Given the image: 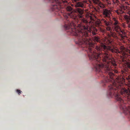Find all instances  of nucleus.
<instances>
[{
	"mask_svg": "<svg viewBox=\"0 0 130 130\" xmlns=\"http://www.w3.org/2000/svg\"><path fill=\"white\" fill-rule=\"evenodd\" d=\"M121 80L118 78L115 80L113 77L108 81L110 83L108 86V96L112 97L114 96L118 102L120 108L130 115V106L126 103L127 100L130 102V89L122 87Z\"/></svg>",
	"mask_w": 130,
	"mask_h": 130,
	"instance_id": "obj_1",
	"label": "nucleus"
},
{
	"mask_svg": "<svg viewBox=\"0 0 130 130\" xmlns=\"http://www.w3.org/2000/svg\"><path fill=\"white\" fill-rule=\"evenodd\" d=\"M77 11L79 13L77 16L76 13L74 12H72L69 13V15L70 18L73 20L72 21L71 23H70L71 28L70 31H71V29L72 28H75L77 26H80V24L82 23H87V21L84 18V16L83 15V10L79 8H78Z\"/></svg>",
	"mask_w": 130,
	"mask_h": 130,
	"instance_id": "obj_2",
	"label": "nucleus"
},
{
	"mask_svg": "<svg viewBox=\"0 0 130 130\" xmlns=\"http://www.w3.org/2000/svg\"><path fill=\"white\" fill-rule=\"evenodd\" d=\"M113 20L114 22L113 26L112 27L113 31H115L121 37L122 39L124 38L126 36V33L123 30H122L119 24L120 23L118 20L116 18H113Z\"/></svg>",
	"mask_w": 130,
	"mask_h": 130,
	"instance_id": "obj_3",
	"label": "nucleus"
},
{
	"mask_svg": "<svg viewBox=\"0 0 130 130\" xmlns=\"http://www.w3.org/2000/svg\"><path fill=\"white\" fill-rule=\"evenodd\" d=\"M53 4H52L51 7L52 11H55L58 12L59 11L60 9L61 4L62 3L66 2V1L62 0H48Z\"/></svg>",
	"mask_w": 130,
	"mask_h": 130,
	"instance_id": "obj_4",
	"label": "nucleus"
},
{
	"mask_svg": "<svg viewBox=\"0 0 130 130\" xmlns=\"http://www.w3.org/2000/svg\"><path fill=\"white\" fill-rule=\"evenodd\" d=\"M66 9L69 12L68 13V16L67 15L64 14L63 15L65 19V21L64 22V28L66 29H70L71 26L70 25V23H71V22H70V21H69V17L70 18V16L69 15V13H70L72 12H73L72 11V10L73 8L70 6H68L66 8Z\"/></svg>",
	"mask_w": 130,
	"mask_h": 130,
	"instance_id": "obj_5",
	"label": "nucleus"
},
{
	"mask_svg": "<svg viewBox=\"0 0 130 130\" xmlns=\"http://www.w3.org/2000/svg\"><path fill=\"white\" fill-rule=\"evenodd\" d=\"M101 23L106 26L105 28L107 30H110L111 28L110 26L111 24V23L110 20L104 19H102L101 20ZM98 24L99 25L100 24L101 21L99 20L98 21Z\"/></svg>",
	"mask_w": 130,
	"mask_h": 130,
	"instance_id": "obj_6",
	"label": "nucleus"
},
{
	"mask_svg": "<svg viewBox=\"0 0 130 130\" xmlns=\"http://www.w3.org/2000/svg\"><path fill=\"white\" fill-rule=\"evenodd\" d=\"M90 1H92L95 5H97L99 7V9L103 8H105V6L104 4H103L101 2L100 0H90Z\"/></svg>",
	"mask_w": 130,
	"mask_h": 130,
	"instance_id": "obj_7",
	"label": "nucleus"
},
{
	"mask_svg": "<svg viewBox=\"0 0 130 130\" xmlns=\"http://www.w3.org/2000/svg\"><path fill=\"white\" fill-rule=\"evenodd\" d=\"M111 14V12L110 10L106 9L103 10V14L104 18H109Z\"/></svg>",
	"mask_w": 130,
	"mask_h": 130,
	"instance_id": "obj_8",
	"label": "nucleus"
},
{
	"mask_svg": "<svg viewBox=\"0 0 130 130\" xmlns=\"http://www.w3.org/2000/svg\"><path fill=\"white\" fill-rule=\"evenodd\" d=\"M112 28H111V30H108L110 31V33L108 35V36L109 37H112L114 38H117V37L116 34L115 32L112 31Z\"/></svg>",
	"mask_w": 130,
	"mask_h": 130,
	"instance_id": "obj_9",
	"label": "nucleus"
},
{
	"mask_svg": "<svg viewBox=\"0 0 130 130\" xmlns=\"http://www.w3.org/2000/svg\"><path fill=\"white\" fill-rule=\"evenodd\" d=\"M129 15H130V11L128 12ZM125 18L126 20V22L128 25L129 28H130V17L127 15H126L125 17Z\"/></svg>",
	"mask_w": 130,
	"mask_h": 130,
	"instance_id": "obj_10",
	"label": "nucleus"
},
{
	"mask_svg": "<svg viewBox=\"0 0 130 130\" xmlns=\"http://www.w3.org/2000/svg\"><path fill=\"white\" fill-rule=\"evenodd\" d=\"M105 5H106L108 7L111 6L112 5V6L113 3L112 2L111 0H106L105 3Z\"/></svg>",
	"mask_w": 130,
	"mask_h": 130,
	"instance_id": "obj_11",
	"label": "nucleus"
},
{
	"mask_svg": "<svg viewBox=\"0 0 130 130\" xmlns=\"http://www.w3.org/2000/svg\"><path fill=\"white\" fill-rule=\"evenodd\" d=\"M93 39L95 41L98 42H100V39L99 38L98 36H95L93 38Z\"/></svg>",
	"mask_w": 130,
	"mask_h": 130,
	"instance_id": "obj_12",
	"label": "nucleus"
},
{
	"mask_svg": "<svg viewBox=\"0 0 130 130\" xmlns=\"http://www.w3.org/2000/svg\"><path fill=\"white\" fill-rule=\"evenodd\" d=\"M126 66L127 68V70L130 68V62H127L126 63Z\"/></svg>",
	"mask_w": 130,
	"mask_h": 130,
	"instance_id": "obj_13",
	"label": "nucleus"
},
{
	"mask_svg": "<svg viewBox=\"0 0 130 130\" xmlns=\"http://www.w3.org/2000/svg\"><path fill=\"white\" fill-rule=\"evenodd\" d=\"M111 1L113 3L112 6H113L114 4H116V3H118L119 2L118 0H111Z\"/></svg>",
	"mask_w": 130,
	"mask_h": 130,
	"instance_id": "obj_14",
	"label": "nucleus"
},
{
	"mask_svg": "<svg viewBox=\"0 0 130 130\" xmlns=\"http://www.w3.org/2000/svg\"><path fill=\"white\" fill-rule=\"evenodd\" d=\"M17 92L18 93L19 95H20V94L21 93V92H22L21 91L19 90H18V89H17Z\"/></svg>",
	"mask_w": 130,
	"mask_h": 130,
	"instance_id": "obj_15",
	"label": "nucleus"
},
{
	"mask_svg": "<svg viewBox=\"0 0 130 130\" xmlns=\"http://www.w3.org/2000/svg\"><path fill=\"white\" fill-rule=\"evenodd\" d=\"M126 70L130 74V75L128 76V77L130 79V68L129 69H128V70Z\"/></svg>",
	"mask_w": 130,
	"mask_h": 130,
	"instance_id": "obj_16",
	"label": "nucleus"
},
{
	"mask_svg": "<svg viewBox=\"0 0 130 130\" xmlns=\"http://www.w3.org/2000/svg\"><path fill=\"white\" fill-rule=\"evenodd\" d=\"M122 26L124 28H125L126 26V24L124 23L123 24Z\"/></svg>",
	"mask_w": 130,
	"mask_h": 130,
	"instance_id": "obj_17",
	"label": "nucleus"
},
{
	"mask_svg": "<svg viewBox=\"0 0 130 130\" xmlns=\"http://www.w3.org/2000/svg\"><path fill=\"white\" fill-rule=\"evenodd\" d=\"M116 12L118 14H119L120 13L118 12V10H117L116 11Z\"/></svg>",
	"mask_w": 130,
	"mask_h": 130,
	"instance_id": "obj_18",
	"label": "nucleus"
},
{
	"mask_svg": "<svg viewBox=\"0 0 130 130\" xmlns=\"http://www.w3.org/2000/svg\"><path fill=\"white\" fill-rule=\"evenodd\" d=\"M101 31L102 32H104L105 30H104L103 29H101Z\"/></svg>",
	"mask_w": 130,
	"mask_h": 130,
	"instance_id": "obj_19",
	"label": "nucleus"
},
{
	"mask_svg": "<svg viewBox=\"0 0 130 130\" xmlns=\"http://www.w3.org/2000/svg\"><path fill=\"white\" fill-rule=\"evenodd\" d=\"M121 72H122V73L123 74V73H124L125 72H124V71H121Z\"/></svg>",
	"mask_w": 130,
	"mask_h": 130,
	"instance_id": "obj_20",
	"label": "nucleus"
},
{
	"mask_svg": "<svg viewBox=\"0 0 130 130\" xmlns=\"http://www.w3.org/2000/svg\"><path fill=\"white\" fill-rule=\"evenodd\" d=\"M129 56H130V50L129 51Z\"/></svg>",
	"mask_w": 130,
	"mask_h": 130,
	"instance_id": "obj_21",
	"label": "nucleus"
},
{
	"mask_svg": "<svg viewBox=\"0 0 130 130\" xmlns=\"http://www.w3.org/2000/svg\"><path fill=\"white\" fill-rule=\"evenodd\" d=\"M71 6H74V5L72 4L71 5Z\"/></svg>",
	"mask_w": 130,
	"mask_h": 130,
	"instance_id": "obj_22",
	"label": "nucleus"
},
{
	"mask_svg": "<svg viewBox=\"0 0 130 130\" xmlns=\"http://www.w3.org/2000/svg\"><path fill=\"white\" fill-rule=\"evenodd\" d=\"M109 43H111V41H109Z\"/></svg>",
	"mask_w": 130,
	"mask_h": 130,
	"instance_id": "obj_23",
	"label": "nucleus"
}]
</instances>
